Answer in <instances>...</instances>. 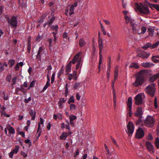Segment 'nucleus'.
Masks as SVG:
<instances>
[{"label":"nucleus","instance_id":"nucleus-1","mask_svg":"<svg viewBox=\"0 0 159 159\" xmlns=\"http://www.w3.org/2000/svg\"><path fill=\"white\" fill-rule=\"evenodd\" d=\"M149 70H141L136 73L135 75L136 79L134 82L133 83V85L135 87H138L141 86L144 83L145 78L143 75H147L148 73Z\"/></svg>","mask_w":159,"mask_h":159},{"label":"nucleus","instance_id":"nucleus-2","mask_svg":"<svg viewBox=\"0 0 159 159\" xmlns=\"http://www.w3.org/2000/svg\"><path fill=\"white\" fill-rule=\"evenodd\" d=\"M114 80L112 82V93L113 94V101L114 104V107L115 110L116 108V93L115 90L114 85L116 80L117 78V76L118 73V66H116L115 68L114 69Z\"/></svg>","mask_w":159,"mask_h":159},{"label":"nucleus","instance_id":"nucleus-3","mask_svg":"<svg viewBox=\"0 0 159 159\" xmlns=\"http://www.w3.org/2000/svg\"><path fill=\"white\" fill-rule=\"evenodd\" d=\"M136 9L138 10L141 14L144 15H148L150 14V11L148 7L145 3L141 2L140 5L138 3H135Z\"/></svg>","mask_w":159,"mask_h":159},{"label":"nucleus","instance_id":"nucleus-4","mask_svg":"<svg viewBox=\"0 0 159 159\" xmlns=\"http://www.w3.org/2000/svg\"><path fill=\"white\" fill-rule=\"evenodd\" d=\"M155 121L154 118L152 116H148L145 120V125L148 127L152 128L154 125Z\"/></svg>","mask_w":159,"mask_h":159},{"label":"nucleus","instance_id":"nucleus-5","mask_svg":"<svg viewBox=\"0 0 159 159\" xmlns=\"http://www.w3.org/2000/svg\"><path fill=\"white\" fill-rule=\"evenodd\" d=\"M81 54V52H80L77 53L74 57L72 60L70 61L66 66V71L67 73H68L71 71V63H72L73 64H75Z\"/></svg>","mask_w":159,"mask_h":159},{"label":"nucleus","instance_id":"nucleus-6","mask_svg":"<svg viewBox=\"0 0 159 159\" xmlns=\"http://www.w3.org/2000/svg\"><path fill=\"white\" fill-rule=\"evenodd\" d=\"M127 130L126 132L129 136H131L134 131V126L133 123L131 121H129L127 125Z\"/></svg>","mask_w":159,"mask_h":159},{"label":"nucleus","instance_id":"nucleus-7","mask_svg":"<svg viewBox=\"0 0 159 159\" xmlns=\"http://www.w3.org/2000/svg\"><path fill=\"white\" fill-rule=\"evenodd\" d=\"M144 136V131L142 128L139 127L137 130L135 135V137L137 139H140L143 138Z\"/></svg>","mask_w":159,"mask_h":159},{"label":"nucleus","instance_id":"nucleus-8","mask_svg":"<svg viewBox=\"0 0 159 159\" xmlns=\"http://www.w3.org/2000/svg\"><path fill=\"white\" fill-rule=\"evenodd\" d=\"M8 22L13 27H16L17 26L18 22L16 17L15 16L11 17L8 20Z\"/></svg>","mask_w":159,"mask_h":159},{"label":"nucleus","instance_id":"nucleus-9","mask_svg":"<svg viewBox=\"0 0 159 159\" xmlns=\"http://www.w3.org/2000/svg\"><path fill=\"white\" fill-rule=\"evenodd\" d=\"M135 104L136 105L139 106L143 103V98L141 95L140 93L138 94L135 97Z\"/></svg>","mask_w":159,"mask_h":159},{"label":"nucleus","instance_id":"nucleus-10","mask_svg":"<svg viewBox=\"0 0 159 159\" xmlns=\"http://www.w3.org/2000/svg\"><path fill=\"white\" fill-rule=\"evenodd\" d=\"M146 145L147 149L150 152L152 153H154L155 152L154 147L150 142H146Z\"/></svg>","mask_w":159,"mask_h":159},{"label":"nucleus","instance_id":"nucleus-11","mask_svg":"<svg viewBox=\"0 0 159 159\" xmlns=\"http://www.w3.org/2000/svg\"><path fill=\"white\" fill-rule=\"evenodd\" d=\"M20 149V147L19 146H16L15 148L13 149L12 151L9 153V155L10 158H12L13 154L15 153L17 154L18 152Z\"/></svg>","mask_w":159,"mask_h":159},{"label":"nucleus","instance_id":"nucleus-12","mask_svg":"<svg viewBox=\"0 0 159 159\" xmlns=\"http://www.w3.org/2000/svg\"><path fill=\"white\" fill-rule=\"evenodd\" d=\"M143 114L142 109L141 107H137L136 112L134 113L135 116L139 118H142Z\"/></svg>","mask_w":159,"mask_h":159},{"label":"nucleus","instance_id":"nucleus-13","mask_svg":"<svg viewBox=\"0 0 159 159\" xmlns=\"http://www.w3.org/2000/svg\"><path fill=\"white\" fill-rule=\"evenodd\" d=\"M158 78H159V72L150 76L148 81L150 83H153Z\"/></svg>","mask_w":159,"mask_h":159},{"label":"nucleus","instance_id":"nucleus-14","mask_svg":"<svg viewBox=\"0 0 159 159\" xmlns=\"http://www.w3.org/2000/svg\"><path fill=\"white\" fill-rule=\"evenodd\" d=\"M78 5L77 2H75L73 4L70 6L69 8V15L70 16L74 13V10L75 7H76Z\"/></svg>","mask_w":159,"mask_h":159},{"label":"nucleus","instance_id":"nucleus-15","mask_svg":"<svg viewBox=\"0 0 159 159\" xmlns=\"http://www.w3.org/2000/svg\"><path fill=\"white\" fill-rule=\"evenodd\" d=\"M72 133V132L71 131H69L68 132H63L60 136V139H61L65 140L69 135L71 134Z\"/></svg>","mask_w":159,"mask_h":159},{"label":"nucleus","instance_id":"nucleus-16","mask_svg":"<svg viewBox=\"0 0 159 159\" xmlns=\"http://www.w3.org/2000/svg\"><path fill=\"white\" fill-rule=\"evenodd\" d=\"M66 101V99H65L64 98H60V100L58 102V106L59 108H62L63 107L62 104L63 103L65 102Z\"/></svg>","mask_w":159,"mask_h":159},{"label":"nucleus","instance_id":"nucleus-17","mask_svg":"<svg viewBox=\"0 0 159 159\" xmlns=\"http://www.w3.org/2000/svg\"><path fill=\"white\" fill-rule=\"evenodd\" d=\"M132 98L131 97H129L127 100V106L129 108H132Z\"/></svg>","mask_w":159,"mask_h":159},{"label":"nucleus","instance_id":"nucleus-18","mask_svg":"<svg viewBox=\"0 0 159 159\" xmlns=\"http://www.w3.org/2000/svg\"><path fill=\"white\" fill-rule=\"evenodd\" d=\"M6 110V108L4 107H3L1 110V114L2 116H4L6 117H9L10 115L8 114H6L5 111Z\"/></svg>","mask_w":159,"mask_h":159},{"label":"nucleus","instance_id":"nucleus-19","mask_svg":"<svg viewBox=\"0 0 159 159\" xmlns=\"http://www.w3.org/2000/svg\"><path fill=\"white\" fill-rule=\"evenodd\" d=\"M155 83H152L150 85H148L146 88V89L147 91H150L155 89Z\"/></svg>","mask_w":159,"mask_h":159},{"label":"nucleus","instance_id":"nucleus-20","mask_svg":"<svg viewBox=\"0 0 159 159\" xmlns=\"http://www.w3.org/2000/svg\"><path fill=\"white\" fill-rule=\"evenodd\" d=\"M43 48L42 47H40L37 55L36 57L39 61L41 60V56L40 55V53L43 51Z\"/></svg>","mask_w":159,"mask_h":159},{"label":"nucleus","instance_id":"nucleus-21","mask_svg":"<svg viewBox=\"0 0 159 159\" xmlns=\"http://www.w3.org/2000/svg\"><path fill=\"white\" fill-rule=\"evenodd\" d=\"M98 42V47L99 48V55H100L101 54V52L103 48L102 41L101 39L99 38Z\"/></svg>","mask_w":159,"mask_h":159},{"label":"nucleus","instance_id":"nucleus-22","mask_svg":"<svg viewBox=\"0 0 159 159\" xmlns=\"http://www.w3.org/2000/svg\"><path fill=\"white\" fill-rule=\"evenodd\" d=\"M81 57L79 58L77 60V64L76 65V70H77L78 69L79 67L81 66Z\"/></svg>","mask_w":159,"mask_h":159},{"label":"nucleus","instance_id":"nucleus-23","mask_svg":"<svg viewBox=\"0 0 159 159\" xmlns=\"http://www.w3.org/2000/svg\"><path fill=\"white\" fill-rule=\"evenodd\" d=\"M139 52L138 53L137 56V57H141L143 58L144 56V51L141 49L139 50Z\"/></svg>","mask_w":159,"mask_h":159},{"label":"nucleus","instance_id":"nucleus-24","mask_svg":"<svg viewBox=\"0 0 159 159\" xmlns=\"http://www.w3.org/2000/svg\"><path fill=\"white\" fill-rule=\"evenodd\" d=\"M29 113L30 115L32 116V120H34L35 117V115L36 114L35 111H34L32 110H31L29 112Z\"/></svg>","mask_w":159,"mask_h":159},{"label":"nucleus","instance_id":"nucleus-25","mask_svg":"<svg viewBox=\"0 0 159 159\" xmlns=\"http://www.w3.org/2000/svg\"><path fill=\"white\" fill-rule=\"evenodd\" d=\"M129 68H134L135 69H138L139 68V66L136 63L133 62L129 66Z\"/></svg>","mask_w":159,"mask_h":159},{"label":"nucleus","instance_id":"nucleus-26","mask_svg":"<svg viewBox=\"0 0 159 159\" xmlns=\"http://www.w3.org/2000/svg\"><path fill=\"white\" fill-rule=\"evenodd\" d=\"M85 42L83 38H81L79 40V45L80 47L84 46L85 44Z\"/></svg>","mask_w":159,"mask_h":159},{"label":"nucleus","instance_id":"nucleus-27","mask_svg":"<svg viewBox=\"0 0 159 159\" xmlns=\"http://www.w3.org/2000/svg\"><path fill=\"white\" fill-rule=\"evenodd\" d=\"M143 120H142L141 118H139V119L137 120L135 122V124L137 125H139L141 126L143 125V124L142 123Z\"/></svg>","mask_w":159,"mask_h":159},{"label":"nucleus","instance_id":"nucleus-28","mask_svg":"<svg viewBox=\"0 0 159 159\" xmlns=\"http://www.w3.org/2000/svg\"><path fill=\"white\" fill-rule=\"evenodd\" d=\"M50 81V78L48 76V81H47L46 82V84L43 88V91H45L49 86H50V84H49V82Z\"/></svg>","mask_w":159,"mask_h":159},{"label":"nucleus","instance_id":"nucleus-29","mask_svg":"<svg viewBox=\"0 0 159 159\" xmlns=\"http://www.w3.org/2000/svg\"><path fill=\"white\" fill-rule=\"evenodd\" d=\"M151 65H153L154 64L152 63L151 64L149 62H147L146 63L143 62L142 64V66L145 68L150 67V66Z\"/></svg>","mask_w":159,"mask_h":159},{"label":"nucleus","instance_id":"nucleus-30","mask_svg":"<svg viewBox=\"0 0 159 159\" xmlns=\"http://www.w3.org/2000/svg\"><path fill=\"white\" fill-rule=\"evenodd\" d=\"M7 129L9 131V133L14 134L15 133V131L14 129L11 126H8L7 127Z\"/></svg>","mask_w":159,"mask_h":159},{"label":"nucleus","instance_id":"nucleus-31","mask_svg":"<svg viewBox=\"0 0 159 159\" xmlns=\"http://www.w3.org/2000/svg\"><path fill=\"white\" fill-rule=\"evenodd\" d=\"M151 43H147L145 45H144L141 48L144 49L146 50L148 48H151Z\"/></svg>","mask_w":159,"mask_h":159},{"label":"nucleus","instance_id":"nucleus-32","mask_svg":"<svg viewBox=\"0 0 159 159\" xmlns=\"http://www.w3.org/2000/svg\"><path fill=\"white\" fill-rule=\"evenodd\" d=\"M55 20L54 17L53 16H52L51 18H50L47 23L48 25H50L52 24L53 22Z\"/></svg>","mask_w":159,"mask_h":159},{"label":"nucleus","instance_id":"nucleus-33","mask_svg":"<svg viewBox=\"0 0 159 159\" xmlns=\"http://www.w3.org/2000/svg\"><path fill=\"white\" fill-rule=\"evenodd\" d=\"M110 138L111 139V141L112 143L114 145H115L117 147H118V145L117 144L116 140L111 136H110Z\"/></svg>","mask_w":159,"mask_h":159},{"label":"nucleus","instance_id":"nucleus-34","mask_svg":"<svg viewBox=\"0 0 159 159\" xmlns=\"http://www.w3.org/2000/svg\"><path fill=\"white\" fill-rule=\"evenodd\" d=\"M155 143L156 145V147L157 148H159V138L157 137L156 138Z\"/></svg>","mask_w":159,"mask_h":159},{"label":"nucleus","instance_id":"nucleus-35","mask_svg":"<svg viewBox=\"0 0 159 159\" xmlns=\"http://www.w3.org/2000/svg\"><path fill=\"white\" fill-rule=\"evenodd\" d=\"M148 94H150L151 97H153L155 92V89L150 91H147Z\"/></svg>","mask_w":159,"mask_h":159},{"label":"nucleus","instance_id":"nucleus-36","mask_svg":"<svg viewBox=\"0 0 159 159\" xmlns=\"http://www.w3.org/2000/svg\"><path fill=\"white\" fill-rule=\"evenodd\" d=\"M99 65H98V70L99 71V72H100L101 70V65L102 63V54L100 55L99 56Z\"/></svg>","mask_w":159,"mask_h":159},{"label":"nucleus","instance_id":"nucleus-37","mask_svg":"<svg viewBox=\"0 0 159 159\" xmlns=\"http://www.w3.org/2000/svg\"><path fill=\"white\" fill-rule=\"evenodd\" d=\"M159 44V41H157L153 45L151 43V48H156Z\"/></svg>","mask_w":159,"mask_h":159},{"label":"nucleus","instance_id":"nucleus-38","mask_svg":"<svg viewBox=\"0 0 159 159\" xmlns=\"http://www.w3.org/2000/svg\"><path fill=\"white\" fill-rule=\"evenodd\" d=\"M40 122H39V126H38V131H37V133H38L40 129V124L43 125V119L42 118H40Z\"/></svg>","mask_w":159,"mask_h":159},{"label":"nucleus","instance_id":"nucleus-39","mask_svg":"<svg viewBox=\"0 0 159 159\" xmlns=\"http://www.w3.org/2000/svg\"><path fill=\"white\" fill-rule=\"evenodd\" d=\"M15 64V61L13 60H9L8 64L10 66H13Z\"/></svg>","mask_w":159,"mask_h":159},{"label":"nucleus","instance_id":"nucleus-40","mask_svg":"<svg viewBox=\"0 0 159 159\" xmlns=\"http://www.w3.org/2000/svg\"><path fill=\"white\" fill-rule=\"evenodd\" d=\"M81 86V84L80 83H77L74 85V89H77L78 88H80Z\"/></svg>","mask_w":159,"mask_h":159},{"label":"nucleus","instance_id":"nucleus-41","mask_svg":"<svg viewBox=\"0 0 159 159\" xmlns=\"http://www.w3.org/2000/svg\"><path fill=\"white\" fill-rule=\"evenodd\" d=\"M58 26L57 25H52L51 27V29L54 31L57 32L58 30Z\"/></svg>","mask_w":159,"mask_h":159},{"label":"nucleus","instance_id":"nucleus-42","mask_svg":"<svg viewBox=\"0 0 159 159\" xmlns=\"http://www.w3.org/2000/svg\"><path fill=\"white\" fill-rule=\"evenodd\" d=\"M75 102L74 97L73 96H71L69 101H68V103L69 104H70L71 103H74Z\"/></svg>","mask_w":159,"mask_h":159},{"label":"nucleus","instance_id":"nucleus-43","mask_svg":"<svg viewBox=\"0 0 159 159\" xmlns=\"http://www.w3.org/2000/svg\"><path fill=\"white\" fill-rule=\"evenodd\" d=\"M153 8H155L157 11H159V5L153 4L152 6Z\"/></svg>","mask_w":159,"mask_h":159},{"label":"nucleus","instance_id":"nucleus-44","mask_svg":"<svg viewBox=\"0 0 159 159\" xmlns=\"http://www.w3.org/2000/svg\"><path fill=\"white\" fill-rule=\"evenodd\" d=\"M69 118L70 120L73 121L76 119V117L75 116L71 115L70 116Z\"/></svg>","mask_w":159,"mask_h":159},{"label":"nucleus","instance_id":"nucleus-45","mask_svg":"<svg viewBox=\"0 0 159 159\" xmlns=\"http://www.w3.org/2000/svg\"><path fill=\"white\" fill-rule=\"evenodd\" d=\"M63 72H64V70L63 69V67H62L61 68V70H60V71L59 72V73H58V76L59 77H60L61 75L63 73Z\"/></svg>","mask_w":159,"mask_h":159},{"label":"nucleus","instance_id":"nucleus-46","mask_svg":"<svg viewBox=\"0 0 159 159\" xmlns=\"http://www.w3.org/2000/svg\"><path fill=\"white\" fill-rule=\"evenodd\" d=\"M141 30L142 32L141 33L143 34L146 31V30H147V28L143 26L141 28Z\"/></svg>","mask_w":159,"mask_h":159},{"label":"nucleus","instance_id":"nucleus-47","mask_svg":"<svg viewBox=\"0 0 159 159\" xmlns=\"http://www.w3.org/2000/svg\"><path fill=\"white\" fill-rule=\"evenodd\" d=\"M147 139L148 140H151L152 139H153L152 136V135L150 133H149L148 134V137L147 138Z\"/></svg>","mask_w":159,"mask_h":159},{"label":"nucleus","instance_id":"nucleus-48","mask_svg":"<svg viewBox=\"0 0 159 159\" xmlns=\"http://www.w3.org/2000/svg\"><path fill=\"white\" fill-rule=\"evenodd\" d=\"M70 110H73L75 109V106L74 104H71L70 105Z\"/></svg>","mask_w":159,"mask_h":159},{"label":"nucleus","instance_id":"nucleus-49","mask_svg":"<svg viewBox=\"0 0 159 159\" xmlns=\"http://www.w3.org/2000/svg\"><path fill=\"white\" fill-rule=\"evenodd\" d=\"M31 49V43L30 42L28 43V46H27V50L29 53L30 52Z\"/></svg>","mask_w":159,"mask_h":159},{"label":"nucleus","instance_id":"nucleus-50","mask_svg":"<svg viewBox=\"0 0 159 159\" xmlns=\"http://www.w3.org/2000/svg\"><path fill=\"white\" fill-rule=\"evenodd\" d=\"M68 79L70 80L73 78V75L72 74H68Z\"/></svg>","mask_w":159,"mask_h":159},{"label":"nucleus","instance_id":"nucleus-51","mask_svg":"<svg viewBox=\"0 0 159 159\" xmlns=\"http://www.w3.org/2000/svg\"><path fill=\"white\" fill-rule=\"evenodd\" d=\"M55 73H53L52 74V76L51 77V83H52L54 80L55 79Z\"/></svg>","mask_w":159,"mask_h":159},{"label":"nucleus","instance_id":"nucleus-52","mask_svg":"<svg viewBox=\"0 0 159 159\" xmlns=\"http://www.w3.org/2000/svg\"><path fill=\"white\" fill-rule=\"evenodd\" d=\"M35 83V81H32L30 84V86L28 87V89H30V87H33Z\"/></svg>","mask_w":159,"mask_h":159},{"label":"nucleus","instance_id":"nucleus-53","mask_svg":"<svg viewBox=\"0 0 159 159\" xmlns=\"http://www.w3.org/2000/svg\"><path fill=\"white\" fill-rule=\"evenodd\" d=\"M11 79V75H8L6 77V80L9 82H10Z\"/></svg>","mask_w":159,"mask_h":159},{"label":"nucleus","instance_id":"nucleus-54","mask_svg":"<svg viewBox=\"0 0 159 159\" xmlns=\"http://www.w3.org/2000/svg\"><path fill=\"white\" fill-rule=\"evenodd\" d=\"M132 108H129L128 115L129 117H131L132 114Z\"/></svg>","mask_w":159,"mask_h":159},{"label":"nucleus","instance_id":"nucleus-55","mask_svg":"<svg viewBox=\"0 0 159 159\" xmlns=\"http://www.w3.org/2000/svg\"><path fill=\"white\" fill-rule=\"evenodd\" d=\"M101 25V29H102V31L103 34L106 35V32L104 30L103 28V26L102 24L100 23Z\"/></svg>","mask_w":159,"mask_h":159},{"label":"nucleus","instance_id":"nucleus-56","mask_svg":"<svg viewBox=\"0 0 159 159\" xmlns=\"http://www.w3.org/2000/svg\"><path fill=\"white\" fill-rule=\"evenodd\" d=\"M135 25H137V24L133 25L132 26H131L132 28V30L133 31H136V27L135 26Z\"/></svg>","mask_w":159,"mask_h":159},{"label":"nucleus","instance_id":"nucleus-57","mask_svg":"<svg viewBox=\"0 0 159 159\" xmlns=\"http://www.w3.org/2000/svg\"><path fill=\"white\" fill-rule=\"evenodd\" d=\"M42 39V37L41 36L38 35L37 36L36 39V40L37 41H39Z\"/></svg>","mask_w":159,"mask_h":159},{"label":"nucleus","instance_id":"nucleus-58","mask_svg":"<svg viewBox=\"0 0 159 159\" xmlns=\"http://www.w3.org/2000/svg\"><path fill=\"white\" fill-rule=\"evenodd\" d=\"M21 154L22 156L24 157H25L27 156V154L25 152L22 151L21 152Z\"/></svg>","mask_w":159,"mask_h":159},{"label":"nucleus","instance_id":"nucleus-59","mask_svg":"<svg viewBox=\"0 0 159 159\" xmlns=\"http://www.w3.org/2000/svg\"><path fill=\"white\" fill-rule=\"evenodd\" d=\"M145 2L146 3V5H147L148 7L149 6V5H151L152 6L153 4H152V3H151L149 2L148 1V0H145Z\"/></svg>","mask_w":159,"mask_h":159},{"label":"nucleus","instance_id":"nucleus-60","mask_svg":"<svg viewBox=\"0 0 159 159\" xmlns=\"http://www.w3.org/2000/svg\"><path fill=\"white\" fill-rule=\"evenodd\" d=\"M16 79L17 78H16V77H14V78H13L12 79V81L13 83H12V85L16 83Z\"/></svg>","mask_w":159,"mask_h":159},{"label":"nucleus","instance_id":"nucleus-61","mask_svg":"<svg viewBox=\"0 0 159 159\" xmlns=\"http://www.w3.org/2000/svg\"><path fill=\"white\" fill-rule=\"evenodd\" d=\"M63 37L64 38L69 39V37L67 35V33H64L63 35Z\"/></svg>","mask_w":159,"mask_h":159},{"label":"nucleus","instance_id":"nucleus-62","mask_svg":"<svg viewBox=\"0 0 159 159\" xmlns=\"http://www.w3.org/2000/svg\"><path fill=\"white\" fill-rule=\"evenodd\" d=\"M111 156V159H116V155L115 154H113V155H110V156Z\"/></svg>","mask_w":159,"mask_h":159},{"label":"nucleus","instance_id":"nucleus-63","mask_svg":"<svg viewBox=\"0 0 159 159\" xmlns=\"http://www.w3.org/2000/svg\"><path fill=\"white\" fill-rule=\"evenodd\" d=\"M76 97L77 99L78 100H79L81 96L78 93H77L76 94Z\"/></svg>","mask_w":159,"mask_h":159},{"label":"nucleus","instance_id":"nucleus-64","mask_svg":"<svg viewBox=\"0 0 159 159\" xmlns=\"http://www.w3.org/2000/svg\"><path fill=\"white\" fill-rule=\"evenodd\" d=\"M156 132H157V135L159 136V125H158L156 129Z\"/></svg>","mask_w":159,"mask_h":159}]
</instances>
